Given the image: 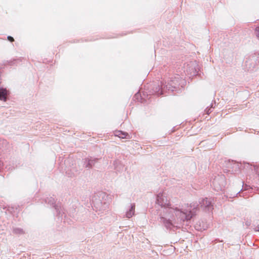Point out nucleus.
Returning a JSON list of instances; mask_svg holds the SVG:
<instances>
[{"label":"nucleus","mask_w":259,"mask_h":259,"mask_svg":"<svg viewBox=\"0 0 259 259\" xmlns=\"http://www.w3.org/2000/svg\"><path fill=\"white\" fill-rule=\"evenodd\" d=\"M250 225V222H246V225L247 226H249Z\"/></svg>","instance_id":"obj_20"},{"label":"nucleus","mask_w":259,"mask_h":259,"mask_svg":"<svg viewBox=\"0 0 259 259\" xmlns=\"http://www.w3.org/2000/svg\"><path fill=\"white\" fill-rule=\"evenodd\" d=\"M8 40H9L11 42H13L14 41V39L12 36H8L7 37Z\"/></svg>","instance_id":"obj_17"},{"label":"nucleus","mask_w":259,"mask_h":259,"mask_svg":"<svg viewBox=\"0 0 259 259\" xmlns=\"http://www.w3.org/2000/svg\"><path fill=\"white\" fill-rule=\"evenodd\" d=\"M8 95V91L5 88H0V100L6 101Z\"/></svg>","instance_id":"obj_9"},{"label":"nucleus","mask_w":259,"mask_h":259,"mask_svg":"<svg viewBox=\"0 0 259 259\" xmlns=\"http://www.w3.org/2000/svg\"><path fill=\"white\" fill-rule=\"evenodd\" d=\"M254 170L256 174H257L259 176V166H254Z\"/></svg>","instance_id":"obj_14"},{"label":"nucleus","mask_w":259,"mask_h":259,"mask_svg":"<svg viewBox=\"0 0 259 259\" xmlns=\"http://www.w3.org/2000/svg\"><path fill=\"white\" fill-rule=\"evenodd\" d=\"M255 231H258L259 232V225L255 226L254 228Z\"/></svg>","instance_id":"obj_19"},{"label":"nucleus","mask_w":259,"mask_h":259,"mask_svg":"<svg viewBox=\"0 0 259 259\" xmlns=\"http://www.w3.org/2000/svg\"><path fill=\"white\" fill-rule=\"evenodd\" d=\"M242 187H243V188L240 191H237V192L236 193V194H235L236 196H237L239 194H240V196H241V194H240L241 191L242 192L244 191L248 190L251 188L248 185H244L243 183Z\"/></svg>","instance_id":"obj_13"},{"label":"nucleus","mask_w":259,"mask_h":259,"mask_svg":"<svg viewBox=\"0 0 259 259\" xmlns=\"http://www.w3.org/2000/svg\"><path fill=\"white\" fill-rule=\"evenodd\" d=\"M98 160V158L92 157L85 158L83 159V166L86 168H91Z\"/></svg>","instance_id":"obj_8"},{"label":"nucleus","mask_w":259,"mask_h":259,"mask_svg":"<svg viewBox=\"0 0 259 259\" xmlns=\"http://www.w3.org/2000/svg\"><path fill=\"white\" fill-rule=\"evenodd\" d=\"M13 233L16 235H21L24 233V231L20 228L16 227L13 228Z\"/></svg>","instance_id":"obj_12"},{"label":"nucleus","mask_w":259,"mask_h":259,"mask_svg":"<svg viewBox=\"0 0 259 259\" xmlns=\"http://www.w3.org/2000/svg\"><path fill=\"white\" fill-rule=\"evenodd\" d=\"M184 80L178 74H177L174 77H171L168 80L167 84H165L161 82V87L159 85L156 87L155 92L157 95H162L164 91L166 90L174 92L176 91L179 85L183 84Z\"/></svg>","instance_id":"obj_2"},{"label":"nucleus","mask_w":259,"mask_h":259,"mask_svg":"<svg viewBox=\"0 0 259 259\" xmlns=\"http://www.w3.org/2000/svg\"><path fill=\"white\" fill-rule=\"evenodd\" d=\"M94 207L96 209V211H102L105 210L108 207V204L106 202L99 200L93 201Z\"/></svg>","instance_id":"obj_7"},{"label":"nucleus","mask_w":259,"mask_h":259,"mask_svg":"<svg viewBox=\"0 0 259 259\" xmlns=\"http://www.w3.org/2000/svg\"><path fill=\"white\" fill-rule=\"evenodd\" d=\"M135 204L133 203L130 205V207L128 210L126 212V217L127 218H131L133 217V215L135 214Z\"/></svg>","instance_id":"obj_10"},{"label":"nucleus","mask_w":259,"mask_h":259,"mask_svg":"<svg viewBox=\"0 0 259 259\" xmlns=\"http://www.w3.org/2000/svg\"><path fill=\"white\" fill-rule=\"evenodd\" d=\"M45 202L50 205H53L56 211L57 215L59 217L60 216L62 217L63 214H62V213H64L63 212L60 205H59L58 204H55V199L53 197H47L45 199Z\"/></svg>","instance_id":"obj_6"},{"label":"nucleus","mask_w":259,"mask_h":259,"mask_svg":"<svg viewBox=\"0 0 259 259\" xmlns=\"http://www.w3.org/2000/svg\"><path fill=\"white\" fill-rule=\"evenodd\" d=\"M156 203L163 208V213L159 214V222L162 223L167 229H171L175 224H182L188 222L195 214L194 210L197 209L198 205L195 203L187 204L190 208L182 209L177 207H172L167 196L164 193H159L156 195Z\"/></svg>","instance_id":"obj_1"},{"label":"nucleus","mask_w":259,"mask_h":259,"mask_svg":"<svg viewBox=\"0 0 259 259\" xmlns=\"http://www.w3.org/2000/svg\"><path fill=\"white\" fill-rule=\"evenodd\" d=\"M139 97H141V95L139 92L137 93L134 96V97L136 98L137 99H138Z\"/></svg>","instance_id":"obj_18"},{"label":"nucleus","mask_w":259,"mask_h":259,"mask_svg":"<svg viewBox=\"0 0 259 259\" xmlns=\"http://www.w3.org/2000/svg\"><path fill=\"white\" fill-rule=\"evenodd\" d=\"M255 35L259 39V26L256 27L255 29Z\"/></svg>","instance_id":"obj_15"},{"label":"nucleus","mask_w":259,"mask_h":259,"mask_svg":"<svg viewBox=\"0 0 259 259\" xmlns=\"http://www.w3.org/2000/svg\"><path fill=\"white\" fill-rule=\"evenodd\" d=\"M212 183L214 189L216 191H222L226 185V182L223 176L215 177Z\"/></svg>","instance_id":"obj_4"},{"label":"nucleus","mask_w":259,"mask_h":259,"mask_svg":"<svg viewBox=\"0 0 259 259\" xmlns=\"http://www.w3.org/2000/svg\"><path fill=\"white\" fill-rule=\"evenodd\" d=\"M115 135L121 139H126L128 136V134L126 132H123L120 131L115 132Z\"/></svg>","instance_id":"obj_11"},{"label":"nucleus","mask_w":259,"mask_h":259,"mask_svg":"<svg viewBox=\"0 0 259 259\" xmlns=\"http://www.w3.org/2000/svg\"><path fill=\"white\" fill-rule=\"evenodd\" d=\"M205 111L206 112V114H209L210 112H211V108H207L205 110Z\"/></svg>","instance_id":"obj_16"},{"label":"nucleus","mask_w":259,"mask_h":259,"mask_svg":"<svg viewBox=\"0 0 259 259\" xmlns=\"http://www.w3.org/2000/svg\"><path fill=\"white\" fill-rule=\"evenodd\" d=\"M185 70L188 74L191 75H196L197 74L198 67L196 61L190 62L187 63L186 66H184Z\"/></svg>","instance_id":"obj_5"},{"label":"nucleus","mask_w":259,"mask_h":259,"mask_svg":"<svg viewBox=\"0 0 259 259\" xmlns=\"http://www.w3.org/2000/svg\"><path fill=\"white\" fill-rule=\"evenodd\" d=\"M199 204H197V203H194L198 205V207L197 209L194 210L195 213L196 211L198 210L199 207V205H200V207L203 209V210L205 211H210L213 209V205L212 203V199L211 198H202L199 199ZM194 203H192L191 204H193ZM196 214L191 218L192 219L194 216H195Z\"/></svg>","instance_id":"obj_3"}]
</instances>
